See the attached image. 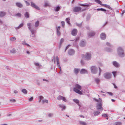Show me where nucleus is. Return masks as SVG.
<instances>
[{"label": "nucleus", "instance_id": "obj_62", "mask_svg": "<svg viewBox=\"0 0 125 125\" xmlns=\"http://www.w3.org/2000/svg\"><path fill=\"white\" fill-rule=\"evenodd\" d=\"M53 114L51 113H49L48 114V116L49 117H52L53 116Z\"/></svg>", "mask_w": 125, "mask_h": 125}, {"label": "nucleus", "instance_id": "obj_40", "mask_svg": "<svg viewBox=\"0 0 125 125\" xmlns=\"http://www.w3.org/2000/svg\"><path fill=\"white\" fill-rule=\"evenodd\" d=\"M35 65L38 67L39 68H40L42 67V65H40L38 63H34Z\"/></svg>", "mask_w": 125, "mask_h": 125}, {"label": "nucleus", "instance_id": "obj_17", "mask_svg": "<svg viewBox=\"0 0 125 125\" xmlns=\"http://www.w3.org/2000/svg\"><path fill=\"white\" fill-rule=\"evenodd\" d=\"M95 33L94 31H91L88 33V35L89 37H90L94 36L95 34Z\"/></svg>", "mask_w": 125, "mask_h": 125}, {"label": "nucleus", "instance_id": "obj_51", "mask_svg": "<svg viewBox=\"0 0 125 125\" xmlns=\"http://www.w3.org/2000/svg\"><path fill=\"white\" fill-rule=\"evenodd\" d=\"M112 73L113 74L114 77L115 78V77L116 76V72H113Z\"/></svg>", "mask_w": 125, "mask_h": 125}, {"label": "nucleus", "instance_id": "obj_12", "mask_svg": "<svg viewBox=\"0 0 125 125\" xmlns=\"http://www.w3.org/2000/svg\"><path fill=\"white\" fill-rule=\"evenodd\" d=\"M102 106V103H100L98 104L96 107L97 109H100L101 110H103V109Z\"/></svg>", "mask_w": 125, "mask_h": 125}, {"label": "nucleus", "instance_id": "obj_6", "mask_svg": "<svg viewBox=\"0 0 125 125\" xmlns=\"http://www.w3.org/2000/svg\"><path fill=\"white\" fill-rule=\"evenodd\" d=\"M104 78L106 79H109L111 78V74L108 73H106L104 74Z\"/></svg>", "mask_w": 125, "mask_h": 125}, {"label": "nucleus", "instance_id": "obj_9", "mask_svg": "<svg viewBox=\"0 0 125 125\" xmlns=\"http://www.w3.org/2000/svg\"><path fill=\"white\" fill-rule=\"evenodd\" d=\"M56 61L57 63V65L58 66V68L61 70V68L60 65L59 59L58 56H56Z\"/></svg>", "mask_w": 125, "mask_h": 125}, {"label": "nucleus", "instance_id": "obj_53", "mask_svg": "<svg viewBox=\"0 0 125 125\" xmlns=\"http://www.w3.org/2000/svg\"><path fill=\"white\" fill-rule=\"evenodd\" d=\"M57 31V34L58 36H59L60 35L61 33L59 31Z\"/></svg>", "mask_w": 125, "mask_h": 125}, {"label": "nucleus", "instance_id": "obj_48", "mask_svg": "<svg viewBox=\"0 0 125 125\" xmlns=\"http://www.w3.org/2000/svg\"><path fill=\"white\" fill-rule=\"evenodd\" d=\"M115 125H122V123L120 122H116L115 123Z\"/></svg>", "mask_w": 125, "mask_h": 125}, {"label": "nucleus", "instance_id": "obj_59", "mask_svg": "<svg viewBox=\"0 0 125 125\" xmlns=\"http://www.w3.org/2000/svg\"><path fill=\"white\" fill-rule=\"evenodd\" d=\"M10 101L11 102H15L16 101V100L15 99H11L10 100Z\"/></svg>", "mask_w": 125, "mask_h": 125}, {"label": "nucleus", "instance_id": "obj_37", "mask_svg": "<svg viewBox=\"0 0 125 125\" xmlns=\"http://www.w3.org/2000/svg\"><path fill=\"white\" fill-rule=\"evenodd\" d=\"M70 20V18L69 17L66 18V21L67 23L69 25L70 24L69 21Z\"/></svg>", "mask_w": 125, "mask_h": 125}, {"label": "nucleus", "instance_id": "obj_35", "mask_svg": "<svg viewBox=\"0 0 125 125\" xmlns=\"http://www.w3.org/2000/svg\"><path fill=\"white\" fill-rule=\"evenodd\" d=\"M79 123L81 125H86V123L83 121H80L79 122Z\"/></svg>", "mask_w": 125, "mask_h": 125}, {"label": "nucleus", "instance_id": "obj_49", "mask_svg": "<svg viewBox=\"0 0 125 125\" xmlns=\"http://www.w3.org/2000/svg\"><path fill=\"white\" fill-rule=\"evenodd\" d=\"M76 25L77 26L79 27H81L82 26V23H81L80 24H78V23H76Z\"/></svg>", "mask_w": 125, "mask_h": 125}, {"label": "nucleus", "instance_id": "obj_28", "mask_svg": "<svg viewBox=\"0 0 125 125\" xmlns=\"http://www.w3.org/2000/svg\"><path fill=\"white\" fill-rule=\"evenodd\" d=\"M80 70L79 69L75 68L74 69V73L75 74L77 75L78 74Z\"/></svg>", "mask_w": 125, "mask_h": 125}, {"label": "nucleus", "instance_id": "obj_42", "mask_svg": "<svg viewBox=\"0 0 125 125\" xmlns=\"http://www.w3.org/2000/svg\"><path fill=\"white\" fill-rule=\"evenodd\" d=\"M16 38L15 37H12L10 38V40L11 41H15L16 40Z\"/></svg>", "mask_w": 125, "mask_h": 125}, {"label": "nucleus", "instance_id": "obj_52", "mask_svg": "<svg viewBox=\"0 0 125 125\" xmlns=\"http://www.w3.org/2000/svg\"><path fill=\"white\" fill-rule=\"evenodd\" d=\"M106 45L110 47H112L113 46V45H111V44H110L108 42H107L106 43Z\"/></svg>", "mask_w": 125, "mask_h": 125}, {"label": "nucleus", "instance_id": "obj_63", "mask_svg": "<svg viewBox=\"0 0 125 125\" xmlns=\"http://www.w3.org/2000/svg\"><path fill=\"white\" fill-rule=\"evenodd\" d=\"M107 93L109 95H113V94L110 92H107Z\"/></svg>", "mask_w": 125, "mask_h": 125}, {"label": "nucleus", "instance_id": "obj_47", "mask_svg": "<svg viewBox=\"0 0 125 125\" xmlns=\"http://www.w3.org/2000/svg\"><path fill=\"white\" fill-rule=\"evenodd\" d=\"M15 15L17 17H21V13H18L15 14Z\"/></svg>", "mask_w": 125, "mask_h": 125}, {"label": "nucleus", "instance_id": "obj_10", "mask_svg": "<svg viewBox=\"0 0 125 125\" xmlns=\"http://www.w3.org/2000/svg\"><path fill=\"white\" fill-rule=\"evenodd\" d=\"M77 30L76 29H73L72 32V34L73 36H75L77 33Z\"/></svg>", "mask_w": 125, "mask_h": 125}, {"label": "nucleus", "instance_id": "obj_2", "mask_svg": "<svg viewBox=\"0 0 125 125\" xmlns=\"http://www.w3.org/2000/svg\"><path fill=\"white\" fill-rule=\"evenodd\" d=\"M117 53L118 55L120 57H123L125 55L123 49L120 47L118 48Z\"/></svg>", "mask_w": 125, "mask_h": 125}, {"label": "nucleus", "instance_id": "obj_31", "mask_svg": "<svg viewBox=\"0 0 125 125\" xmlns=\"http://www.w3.org/2000/svg\"><path fill=\"white\" fill-rule=\"evenodd\" d=\"M24 16L26 18H28L29 17V15L28 12H26L24 14Z\"/></svg>", "mask_w": 125, "mask_h": 125}, {"label": "nucleus", "instance_id": "obj_46", "mask_svg": "<svg viewBox=\"0 0 125 125\" xmlns=\"http://www.w3.org/2000/svg\"><path fill=\"white\" fill-rule=\"evenodd\" d=\"M39 102H40L42 99H43V97L42 96H39Z\"/></svg>", "mask_w": 125, "mask_h": 125}, {"label": "nucleus", "instance_id": "obj_4", "mask_svg": "<svg viewBox=\"0 0 125 125\" xmlns=\"http://www.w3.org/2000/svg\"><path fill=\"white\" fill-rule=\"evenodd\" d=\"M81 8L79 7H74L73 10V12H77L81 11Z\"/></svg>", "mask_w": 125, "mask_h": 125}, {"label": "nucleus", "instance_id": "obj_36", "mask_svg": "<svg viewBox=\"0 0 125 125\" xmlns=\"http://www.w3.org/2000/svg\"><path fill=\"white\" fill-rule=\"evenodd\" d=\"M94 99L95 100L96 102H99L100 103H102V99H101L100 98H99V100H98L96 99Z\"/></svg>", "mask_w": 125, "mask_h": 125}, {"label": "nucleus", "instance_id": "obj_41", "mask_svg": "<svg viewBox=\"0 0 125 125\" xmlns=\"http://www.w3.org/2000/svg\"><path fill=\"white\" fill-rule=\"evenodd\" d=\"M105 49L108 52H111L113 50L112 49L108 48H106Z\"/></svg>", "mask_w": 125, "mask_h": 125}, {"label": "nucleus", "instance_id": "obj_11", "mask_svg": "<svg viewBox=\"0 0 125 125\" xmlns=\"http://www.w3.org/2000/svg\"><path fill=\"white\" fill-rule=\"evenodd\" d=\"M75 52L72 49H70L69 50L68 53L70 55H72L74 54Z\"/></svg>", "mask_w": 125, "mask_h": 125}, {"label": "nucleus", "instance_id": "obj_25", "mask_svg": "<svg viewBox=\"0 0 125 125\" xmlns=\"http://www.w3.org/2000/svg\"><path fill=\"white\" fill-rule=\"evenodd\" d=\"M24 24L22 22L21 23V24H20L19 26L16 28V29L17 30H18L21 27H22L24 25Z\"/></svg>", "mask_w": 125, "mask_h": 125}, {"label": "nucleus", "instance_id": "obj_1", "mask_svg": "<svg viewBox=\"0 0 125 125\" xmlns=\"http://www.w3.org/2000/svg\"><path fill=\"white\" fill-rule=\"evenodd\" d=\"M27 25L31 33V37L32 39H34L36 37L35 35L36 30L31 28V23H28L27 24Z\"/></svg>", "mask_w": 125, "mask_h": 125}, {"label": "nucleus", "instance_id": "obj_30", "mask_svg": "<svg viewBox=\"0 0 125 125\" xmlns=\"http://www.w3.org/2000/svg\"><path fill=\"white\" fill-rule=\"evenodd\" d=\"M64 39L63 38H62L60 40V46L59 47V49H60V48L62 44V43L64 41Z\"/></svg>", "mask_w": 125, "mask_h": 125}, {"label": "nucleus", "instance_id": "obj_29", "mask_svg": "<svg viewBox=\"0 0 125 125\" xmlns=\"http://www.w3.org/2000/svg\"><path fill=\"white\" fill-rule=\"evenodd\" d=\"M39 25V22L38 21H37L35 23V26L36 28L38 27Z\"/></svg>", "mask_w": 125, "mask_h": 125}, {"label": "nucleus", "instance_id": "obj_18", "mask_svg": "<svg viewBox=\"0 0 125 125\" xmlns=\"http://www.w3.org/2000/svg\"><path fill=\"white\" fill-rule=\"evenodd\" d=\"M16 6L20 8H21L23 6V5L20 2H17L16 3Z\"/></svg>", "mask_w": 125, "mask_h": 125}, {"label": "nucleus", "instance_id": "obj_8", "mask_svg": "<svg viewBox=\"0 0 125 125\" xmlns=\"http://www.w3.org/2000/svg\"><path fill=\"white\" fill-rule=\"evenodd\" d=\"M31 6L32 7H33L38 10H40L39 8L34 3L32 2H31Z\"/></svg>", "mask_w": 125, "mask_h": 125}, {"label": "nucleus", "instance_id": "obj_57", "mask_svg": "<svg viewBox=\"0 0 125 125\" xmlns=\"http://www.w3.org/2000/svg\"><path fill=\"white\" fill-rule=\"evenodd\" d=\"M33 97H31L29 99V100L30 101H32L33 100Z\"/></svg>", "mask_w": 125, "mask_h": 125}, {"label": "nucleus", "instance_id": "obj_38", "mask_svg": "<svg viewBox=\"0 0 125 125\" xmlns=\"http://www.w3.org/2000/svg\"><path fill=\"white\" fill-rule=\"evenodd\" d=\"M22 44L23 45H26L28 46H29L30 45H29V44L27 43L26 41H23L22 42Z\"/></svg>", "mask_w": 125, "mask_h": 125}, {"label": "nucleus", "instance_id": "obj_20", "mask_svg": "<svg viewBox=\"0 0 125 125\" xmlns=\"http://www.w3.org/2000/svg\"><path fill=\"white\" fill-rule=\"evenodd\" d=\"M61 8V6H57L54 8V10L55 11H59Z\"/></svg>", "mask_w": 125, "mask_h": 125}, {"label": "nucleus", "instance_id": "obj_14", "mask_svg": "<svg viewBox=\"0 0 125 125\" xmlns=\"http://www.w3.org/2000/svg\"><path fill=\"white\" fill-rule=\"evenodd\" d=\"M86 44V42L85 41H81L80 43V46L82 47L84 46Z\"/></svg>", "mask_w": 125, "mask_h": 125}, {"label": "nucleus", "instance_id": "obj_39", "mask_svg": "<svg viewBox=\"0 0 125 125\" xmlns=\"http://www.w3.org/2000/svg\"><path fill=\"white\" fill-rule=\"evenodd\" d=\"M21 92L25 94H27V90L25 89H23L21 90Z\"/></svg>", "mask_w": 125, "mask_h": 125}, {"label": "nucleus", "instance_id": "obj_64", "mask_svg": "<svg viewBox=\"0 0 125 125\" xmlns=\"http://www.w3.org/2000/svg\"><path fill=\"white\" fill-rule=\"evenodd\" d=\"M56 59V57H55L54 56L53 57V60L55 64V63Z\"/></svg>", "mask_w": 125, "mask_h": 125}, {"label": "nucleus", "instance_id": "obj_32", "mask_svg": "<svg viewBox=\"0 0 125 125\" xmlns=\"http://www.w3.org/2000/svg\"><path fill=\"white\" fill-rule=\"evenodd\" d=\"M99 113L100 112L99 111H96L94 112V116H96L98 115Z\"/></svg>", "mask_w": 125, "mask_h": 125}, {"label": "nucleus", "instance_id": "obj_43", "mask_svg": "<svg viewBox=\"0 0 125 125\" xmlns=\"http://www.w3.org/2000/svg\"><path fill=\"white\" fill-rule=\"evenodd\" d=\"M48 100H46V99L43 100L42 101V104H44L45 103H48Z\"/></svg>", "mask_w": 125, "mask_h": 125}, {"label": "nucleus", "instance_id": "obj_23", "mask_svg": "<svg viewBox=\"0 0 125 125\" xmlns=\"http://www.w3.org/2000/svg\"><path fill=\"white\" fill-rule=\"evenodd\" d=\"M97 10L98 11L101 10L103 11H106L107 12H106L105 13L106 14H107V12H108V10H106L102 8L97 9Z\"/></svg>", "mask_w": 125, "mask_h": 125}, {"label": "nucleus", "instance_id": "obj_13", "mask_svg": "<svg viewBox=\"0 0 125 125\" xmlns=\"http://www.w3.org/2000/svg\"><path fill=\"white\" fill-rule=\"evenodd\" d=\"M101 39L102 40H104L106 38V35L104 33H102L100 35Z\"/></svg>", "mask_w": 125, "mask_h": 125}, {"label": "nucleus", "instance_id": "obj_56", "mask_svg": "<svg viewBox=\"0 0 125 125\" xmlns=\"http://www.w3.org/2000/svg\"><path fill=\"white\" fill-rule=\"evenodd\" d=\"M61 24L62 25V26L64 27L65 25L64 22L63 21H62L61 22Z\"/></svg>", "mask_w": 125, "mask_h": 125}, {"label": "nucleus", "instance_id": "obj_45", "mask_svg": "<svg viewBox=\"0 0 125 125\" xmlns=\"http://www.w3.org/2000/svg\"><path fill=\"white\" fill-rule=\"evenodd\" d=\"M10 52L12 53H16V51L14 49H13L10 51Z\"/></svg>", "mask_w": 125, "mask_h": 125}, {"label": "nucleus", "instance_id": "obj_21", "mask_svg": "<svg viewBox=\"0 0 125 125\" xmlns=\"http://www.w3.org/2000/svg\"><path fill=\"white\" fill-rule=\"evenodd\" d=\"M58 105L60 107L62 108V111L65 110L66 109V106L63 104H60Z\"/></svg>", "mask_w": 125, "mask_h": 125}, {"label": "nucleus", "instance_id": "obj_15", "mask_svg": "<svg viewBox=\"0 0 125 125\" xmlns=\"http://www.w3.org/2000/svg\"><path fill=\"white\" fill-rule=\"evenodd\" d=\"M113 65L116 67H119L120 66L119 64L118 63L115 61L113 62Z\"/></svg>", "mask_w": 125, "mask_h": 125}, {"label": "nucleus", "instance_id": "obj_24", "mask_svg": "<svg viewBox=\"0 0 125 125\" xmlns=\"http://www.w3.org/2000/svg\"><path fill=\"white\" fill-rule=\"evenodd\" d=\"M94 81L97 84H98L100 82V80L98 78H95L94 79Z\"/></svg>", "mask_w": 125, "mask_h": 125}, {"label": "nucleus", "instance_id": "obj_27", "mask_svg": "<svg viewBox=\"0 0 125 125\" xmlns=\"http://www.w3.org/2000/svg\"><path fill=\"white\" fill-rule=\"evenodd\" d=\"M102 6L106 8H108V9H110V10H112V8L109 5H107V4H103Z\"/></svg>", "mask_w": 125, "mask_h": 125}, {"label": "nucleus", "instance_id": "obj_50", "mask_svg": "<svg viewBox=\"0 0 125 125\" xmlns=\"http://www.w3.org/2000/svg\"><path fill=\"white\" fill-rule=\"evenodd\" d=\"M73 91L76 93H77L79 90L77 89L76 88H74L73 89Z\"/></svg>", "mask_w": 125, "mask_h": 125}, {"label": "nucleus", "instance_id": "obj_3", "mask_svg": "<svg viewBox=\"0 0 125 125\" xmlns=\"http://www.w3.org/2000/svg\"><path fill=\"white\" fill-rule=\"evenodd\" d=\"M83 58L85 60L87 61L90 60L92 58L91 54V53L87 52L85 55H83Z\"/></svg>", "mask_w": 125, "mask_h": 125}, {"label": "nucleus", "instance_id": "obj_16", "mask_svg": "<svg viewBox=\"0 0 125 125\" xmlns=\"http://www.w3.org/2000/svg\"><path fill=\"white\" fill-rule=\"evenodd\" d=\"M80 73L81 74H84L85 73H87L88 72L87 71L84 69H82L80 71Z\"/></svg>", "mask_w": 125, "mask_h": 125}, {"label": "nucleus", "instance_id": "obj_61", "mask_svg": "<svg viewBox=\"0 0 125 125\" xmlns=\"http://www.w3.org/2000/svg\"><path fill=\"white\" fill-rule=\"evenodd\" d=\"M77 93L80 94H82V93L81 91L79 90L77 92Z\"/></svg>", "mask_w": 125, "mask_h": 125}, {"label": "nucleus", "instance_id": "obj_60", "mask_svg": "<svg viewBox=\"0 0 125 125\" xmlns=\"http://www.w3.org/2000/svg\"><path fill=\"white\" fill-rule=\"evenodd\" d=\"M70 46V45H69L66 47V49L65 50V52L66 51V50Z\"/></svg>", "mask_w": 125, "mask_h": 125}, {"label": "nucleus", "instance_id": "obj_54", "mask_svg": "<svg viewBox=\"0 0 125 125\" xmlns=\"http://www.w3.org/2000/svg\"><path fill=\"white\" fill-rule=\"evenodd\" d=\"M24 2L26 3V5L27 6H29V5H30V4L28 1H26L25 0L24 1Z\"/></svg>", "mask_w": 125, "mask_h": 125}, {"label": "nucleus", "instance_id": "obj_34", "mask_svg": "<svg viewBox=\"0 0 125 125\" xmlns=\"http://www.w3.org/2000/svg\"><path fill=\"white\" fill-rule=\"evenodd\" d=\"M94 1L95 2L98 3V4L102 5V2L99 0H95Z\"/></svg>", "mask_w": 125, "mask_h": 125}, {"label": "nucleus", "instance_id": "obj_58", "mask_svg": "<svg viewBox=\"0 0 125 125\" xmlns=\"http://www.w3.org/2000/svg\"><path fill=\"white\" fill-rule=\"evenodd\" d=\"M99 76H100V75L101 73L102 72V70L99 67Z\"/></svg>", "mask_w": 125, "mask_h": 125}, {"label": "nucleus", "instance_id": "obj_19", "mask_svg": "<svg viewBox=\"0 0 125 125\" xmlns=\"http://www.w3.org/2000/svg\"><path fill=\"white\" fill-rule=\"evenodd\" d=\"M92 4L90 3L89 4L86 3L84 4H80V5L82 6H86L87 7H88L89 6H91L92 5Z\"/></svg>", "mask_w": 125, "mask_h": 125}, {"label": "nucleus", "instance_id": "obj_7", "mask_svg": "<svg viewBox=\"0 0 125 125\" xmlns=\"http://www.w3.org/2000/svg\"><path fill=\"white\" fill-rule=\"evenodd\" d=\"M57 99L59 100H62L63 101L65 102H66L67 101V100L66 99L65 97L62 96L60 95L58 96L57 97Z\"/></svg>", "mask_w": 125, "mask_h": 125}, {"label": "nucleus", "instance_id": "obj_44", "mask_svg": "<svg viewBox=\"0 0 125 125\" xmlns=\"http://www.w3.org/2000/svg\"><path fill=\"white\" fill-rule=\"evenodd\" d=\"M91 17V15L90 14H88L87 15L86 17V20L87 21H88L90 19Z\"/></svg>", "mask_w": 125, "mask_h": 125}, {"label": "nucleus", "instance_id": "obj_26", "mask_svg": "<svg viewBox=\"0 0 125 125\" xmlns=\"http://www.w3.org/2000/svg\"><path fill=\"white\" fill-rule=\"evenodd\" d=\"M6 13L4 12H0V17H3L6 15Z\"/></svg>", "mask_w": 125, "mask_h": 125}, {"label": "nucleus", "instance_id": "obj_33", "mask_svg": "<svg viewBox=\"0 0 125 125\" xmlns=\"http://www.w3.org/2000/svg\"><path fill=\"white\" fill-rule=\"evenodd\" d=\"M75 86L76 88H78L80 90H81V86L78 84H76L75 85Z\"/></svg>", "mask_w": 125, "mask_h": 125}, {"label": "nucleus", "instance_id": "obj_55", "mask_svg": "<svg viewBox=\"0 0 125 125\" xmlns=\"http://www.w3.org/2000/svg\"><path fill=\"white\" fill-rule=\"evenodd\" d=\"M60 26H59L58 27H56V31H59L60 28Z\"/></svg>", "mask_w": 125, "mask_h": 125}, {"label": "nucleus", "instance_id": "obj_5", "mask_svg": "<svg viewBox=\"0 0 125 125\" xmlns=\"http://www.w3.org/2000/svg\"><path fill=\"white\" fill-rule=\"evenodd\" d=\"M97 69V67L95 66H92L91 68V72L93 74H95L96 73Z\"/></svg>", "mask_w": 125, "mask_h": 125}, {"label": "nucleus", "instance_id": "obj_22", "mask_svg": "<svg viewBox=\"0 0 125 125\" xmlns=\"http://www.w3.org/2000/svg\"><path fill=\"white\" fill-rule=\"evenodd\" d=\"M73 101L76 103L79 106H80V104H79V100L77 99H74L73 100Z\"/></svg>", "mask_w": 125, "mask_h": 125}]
</instances>
